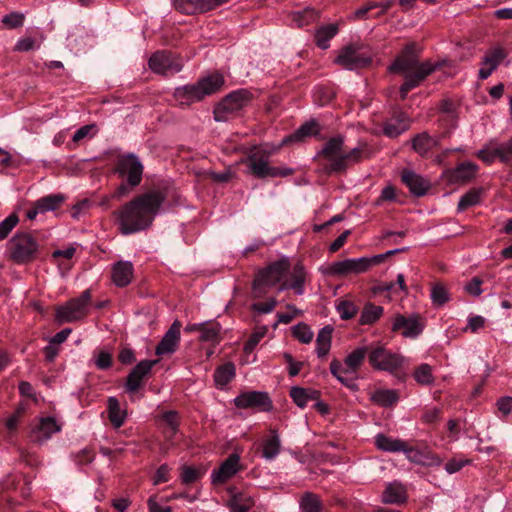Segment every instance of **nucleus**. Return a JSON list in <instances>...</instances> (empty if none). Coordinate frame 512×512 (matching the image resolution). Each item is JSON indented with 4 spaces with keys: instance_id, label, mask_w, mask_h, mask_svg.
Instances as JSON below:
<instances>
[{
    "instance_id": "1",
    "label": "nucleus",
    "mask_w": 512,
    "mask_h": 512,
    "mask_svg": "<svg viewBox=\"0 0 512 512\" xmlns=\"http://www.w3.org/2000/svg\"><path fill=\"white\" fill-rule=\"evenodd\" d=\"M165 200L163 190L152 189L122 205L114 212L119 231L123 235H130L149 228Z\"/></svg>"
},
{
    "instance_id": "2",
    "label": "nucleus",
    "mask_w": 512,
    "mask_h": 512,
    "mask_svg": "<svg viewBox=\"0 0 512 512\" xmlns=\"http://www.w3.org/2000/svg\"><path fill=\"white\" fill-rule=\"evenodd\" d=\"M419 53L420 49L416 44L410 43L403 48L389 66L390 72L400 73L404 76V83L400 87L402 99L407 97L410 90L420 86L440 66L438 63L433 64L430 61L419 62Z\"/></svg>"
},
{
    "instance_id": "3",
    "label": "nucleus",
    "mask_w": 512,
    "mask_h": 512,
    "mask_svg": "<svg viewBox=\"0 0 512 512\" xmlns=\"http://www.w3.org/2000/svg\"><path fill=\"white\" fill-rule=\"evenodd\" d=\"M224 84V78L219 73H213L202 78L195 84L178 87L175 90V97L181 104H189L200 101L206 96L219 91Z\"/></svg>"
},
{
    "instance_id": "4",
    "label": "nucleus",
    "mask_w": 512,
    "mask_h": 512,
    "mask_svg": "<svg viewBox=\"0 0 512 512\" xmlns=\"http://www.w3.org/2000/svg\"><path fill=\"white\" fill-rule=\"evenodd\" d=\"M39 242L29 233H16L8 242L10 258L17 264L32 262L39 254Z\"/></svg>"
},
{
    "instance_id": "5",
    "label": "nucleus",
    "mask_w": 512,
    "mask_h": 512,
    "mask_svg": "<svg viewBox=\"0 0 512 512\" xmlns=\"http://www.w3.org/2000/svg\"><path fill=\"white\" fill-rule=\"evenodd\" d=\"M271 153L264 149L251 152L245 160L249 173L257 178L288 176L293 173L290 168H277L269 165Z\"/></svg>"
},
{
    "instance_id": "6",
    "label": "nucleus",
    "mask_w": 512,
    "mask_h": 512,
    "mask_svg": "<svg viewBox=\"0 0 512 512\" xmlns=\"http://www.w3.org/2000/svg\"><path fill=\"white\" fill-rule=\"evenodd\" d=\"M91 306V292L85 290L79 297L73 298L56 308V320L59 323H71L84 319Z\"/></svg>"
},
{
    "instance_id": "7",
    "label": "nucleus",
    "mask_w": 512,
    "mask_h": 512,
    "mask_svg": "<svg viewBox=\"0 0 512 512\" xmlns=\"http://www.w3.org/2000/svg\"><path fill=\"white\" fill-rule=\"evenodd\" d=\"M289 270V263L286 260H281L269 265L266 269L260 271L254 280V293L255 296L261 297L266 293L264 287H273L277 284L279 286L285 281Z\"/></svg>"
},
{
    "instance_id": "8",
    "label": "nucleus",
    "mask_w": 512,
    "mask_h": 512,
    "mask_svg": "<svg viewBox=\"0 0 512 512\" xmlns=\"http://www.w3.org/2000/svg\"><path fill=\"white\" fill-rule=\"evenodd\" d=\"M372 56L369 47L361 44H351L339 51L335 63L347 70H356L370 65Z\"/></svg>"
},
{
    "instance_id": "9",
    "label": "nucleus",
    "mask_w": 512,
    "mask_h": 512,
    "mask_svg": "<svg viewBox=\"0 0 512 512\" xmlns=\"http://www.w3.org/2000/svg\"><path fill=\"white\" fill-rule=\"evenodd\" d=\"M250 93L241 89L227 95L215 108L214 119L225 122L250 102Z\"/></svg>"
},
{
    "instance_id": "10",
    "label": "nucleus",
    "mask_w": 512,
    "mask_h": 512,
    "mask_svg": "<svg viewBox=\"0 0 512 512\" xmlns=\"http://www.w3.org/2000/svg\"><path fill=\"white\" fill-rule=\"evenodd\" d=\"M477 157L487 164L493 163L499 159L503 163L512 162V139L499 143L496 140H490L482 149L477 152Z\"/></svg>"
},
{
    "instance_id": "11",
    "label": "nucleus",
    "mask_w": 512,
    "mask_h": 512,
    "mask_svg": "<svg viewBox=\"0 0 512 512\" xmlns=\"http://www.w3.org/2000/svg\"><path fill=\"white\" fill-rule=\"evenodd\" d=\"M117 172L121 176H127V182L131 188L140 184L143 174V165L135 154H126L119 157Z\"/></svg>"
},
{
    "instance_id": "12",
    "label": "nucleus",
    "mask_w": 512,
    "mask_h": 512,
    "mask_svg": "<svg viewBox=\"0 0 512 512\" xmlns=\"http://www.w3.org/2000/svg\"><path fill=\"white\" fill-rule=\"evenodd\" d=\"M61 424L52 416L39 417L31 426V441L43 444L48 441L54 434L60 432Z\"/></svg>"
},
{
    "instance_id": "13",
    "label": "nucleus",
    "mask_w": 512,
    "mask_h": 512,
    "mask_svg": "<svg viewBox=\"0 0 512 512\" xmlns=\"http://www.w3.org/2000/svg\"><path fill=\"white\" fill-rule=\"evenodd\" d=\"M149 67L156 73L168 75L178 73L183 63L173 53L160 51L150 57Z\"/></svg>"
},
{
    "instance_id": "14",
    "label": "nucleus",
    "mask_w": 512,
    "mask_h": 512,
    "mask_svg": "<svg viewBox=\"0 0 512 512\" xmlns=\"http://www.w3.org/2000/svg\"><path fill=\"white\" fill-rule=\"evenodd\" d=\"M236 407L241 409H258L260 411H270L272 402L266 392L261 391H246L239 394L234 399Z\"/></svg>"
},
{
    "instance_id": "15",
    "label": "nucleus",
    "mask_w": 512,
    "mask_h": 512,
    "mask_svg": "<svg viewBox=\"0 0 512 512\" xmlns=\"http://www.w3.org/2000/svg\"><path fill=\"white\" fill-rule=\"evenodd\" d=\"M158 360H142L129 373L125 383V389L129 393H135L149 377L153 366Z\"/></svg>"
},
{
    "instance_id": "16",
    "label": "nucleus",
    "mask_w": 512,
    "mask_h": 512,
    "mask_svg": "<svg viewBox=\"0 0 512 512\" xmlns=\"http://www.w3.org/2000/svg\"><path fill=\"white\" fill-rule=\"evenodd\" d=\"M424 321L418 315H399L393 322V330L407 338H416L424 329Z\"/></svg>"
},
{
    "instance_id": "17",
    "label": "nucleus",
    "mask_w": 512,
    "mask_h": 512,
    "mask_svg": "<svg viewBox=\"0 0 512 512\" xmlns=\"http://www.w3.org/2000/svg\"><path fill=\"white\" fill-rule=\"evenodd\" d=\"M229 0H172L174 8L183 14H197L212 10Z\"/></svg>"
},
{
    "instance_id": "18",
    "label": "nucleus",
    "mask_w": 512,
    "mask_h": 512,
    "mask_svg": "<svg viewBox=\"0 0 512 512\" xmlns=\"http://www.w3.org/2000/svg\"><path fill=\"white\" fill-rule=\"evenodd\" d=\"M368 263L367 257L346 259L333 263L329 272L337 276L359 274L368 270Z\"/></svg>"
},
{
    "instance_id": "19",
    "label": "nucleus",
    "mask_w": 512,
    "mask_h": 512,
    "mask_svg": "<svg viewBox=\"0 0 512 512\" xmlns=\"http://www.w3.org/2000/svg\"><path fill=\"white\" fill-rule=\"evenodd\" d=\"M64 200L65 197L62 194L44 196L33 203V207L27 211L26 216L29 220H34L38 214L54 211Z\"/></svg>"
},
{
    "instance_id": "20",
    "label": "nucleus",
    "mask_w": 512,
    "mask_h": 512,
    "mask_svg": "<svg viewBox=\"0 0 512 512\" xmlns=\"http://www.w3.org/2000/svg\"><path fill=\"white\" fill-rule=\"evenodd\" d=\"M240 457L237 454H231L218 469L213 470L211 478L214 484H222L232 478L240 469Z\"/></svg>"
},
{
    "instance_id": "21",
    "label": "nucleus",
    "mask_w": 512,
    "mask_h": 512,
    "mask_svg": "<svg viewBox=\"0 0 512 512\" xmlns=\"http://www.w3.org/2000/svg\"><path fill=\"white\" fill-rule=\"evenodd\" d=\"M478 171V165L472 162H463L454 169H448L444 176L449 183H465L473 179Z\"/></svg>"
},
{
    "instance_id": "22",
    "label": "nucleus",
    "mask_w": 512,
    "mask_h": 512,
    "mask_svg": "<svg viewBox=\"0 0 512 512\" xmlns=\"http://www.w3.org/2000/svg\"><path fill=\"white\" fill-rule=\"evenodd\" d=\"M407 499L406 488L398 481L387 483L381 495V501L390 505H402L407 502Z\"/></svg>"
},
{
    "instance_id": "23",
    "label": "nucleus",
    "mask_w": 512,
    "mask_h": 512,
    "mask_svg": "<svg viewBox=\"0 0 512 512\" xmlns=\"http://www.w3.org/2000/svg\"><path fill=\"white\" fill-rule=\"evenodd\" d=\"M409 125V117L404 112L398 111L383 124V133L389 138H395L405 132Z\"/></svg>"
},
{
    "instance_id": "24",
    "label": "nucleus",
    "mask_w": 512,
    "mask_h": 512,
    "mask_svg": "<svg viewBox=\"0 0 512 512\" xmlns=\"http://www.w3.org/2000/svg\"><path fill=\"white\" fill-rule=\"evenodd\" d=\"M401 179L415 196H423L430 187L429 181L409 169H404L401 172Z\"/></svg>"
},
{
    "instance_id": "25",
    "label": "nucleus",
    "mask_w": 512,
    "mask_h": 512,
    "mask_svg": "<svg viewBox=\"0 0 512 512\" xmlns=\"http://www.w3.org/2000/svg\"><path fill=\"white\" fill-rule=\"evenodd\" d=\"M305 278L306 273L304 267L301 264H296L289 275V279L286 277L285 281L278 287V292L290 288L294 290L297 295H302L304 293Z\"/></svg>"
},
{
    "instance_id": "26",
    "label": "nucleus",
    "mask_w": 512,
    "mask_h": 512,
    "mask_svg": "<svg viewBox=\"0 0 512 512\" xmlns=\"http://www.w3.org/2000/svg\"><path fill=\"white\" fill-rule=\"evenodd\" d=\"M506 54L503 49L497 47L489 51L481 62L479 69V78L487 79L498 65L504 60Z\"/></svg>"
},
{
    "instance_id": "27",
    "label": "nucleus",
    "mask_w": 512,
    "mask_h": 512,
    "mask_svg": "<svg viewBox=\"0 0 512 512\" xmlns=\"http://www.w3.org/2000/svg\"><path fill=\"white\" fill-rule=\"evenodd\" d=\"M370 363L377 369L396 372L402 365L400 354H369Z\"/></svg>"
},
{
    "instance_id": "28",
    "label": "nucleus",
    "mask_w": 512,
    "mask_h": 512,
    "mask_svg": "<svg viewBox=\"0 0 512 512\" xmlns=\"http://www.w3.org/2000/svg\"><path fill=\"white\" fill-rule=\"evenodd\" d=\"M181 326V322L175 320L157 345L155 352H174L180 341Z\"/></svg>"
},
{
    "instance_id": "29",
    "label": "nucleus",
    "mask_w": 512,
    "mask_h": 512,
    "mask_svg": "<svg viewBox=\"0 0 512 512\" xmlns=\"http://www.w3.org/2000/svg\"><path fill=\"white\" fill-rule=\"evenodd\" d=\"M343 144L344 141L341 137H334L326 142L321 150V154L329 161L330 172H334V164L342 157Z\"/></svg>"
},
{
    "instance_id": "30",
    "label": "nucleus",
    "mask_w": 512,
    "mask_h": 512,
    "mask_svg": "<svg viewBox=\"0 0 512 512\" xmlns=\"http://www.w3.org/2000/svg\"><path fill=\"white\" fill-rule=\"evenodd\" d=\"M400 452H403L410 462L418 465L430 466L433 464L438 465L440 463V460L429 452L408 446L406 442H404V449Z\"/></svg>"
},
{
    "instance_id": "31",
    "label": "nucleus",
    "mask_w": 512,
    "mask_h": 512,
    "mask_svg": "<svg viewBox=\"0 0 512 512\" xmlns=\"http://www.w3.org/2000/svg\"><path fill=\"white\" fill-rule=\"evenodd\" d=\"M441 137L440 135L431 136L427 132H422L412 139V148L419 155H426L434 147L439 146Z\"/></svg>"
},
{
    "instance_id": "32",
    "label": "nucleus",
    "mask_w": 512,
    "mask_h": 512,
    "mask_svg": "<svg viewBox=\"0 0 512 512\" xmlns=\"http://www.w3.org/2000/svg\"><path fill=\"white\" fill-rule=\"evenodd\" d=\"M133 277V265L129 261H119L113 267L112 279L118 287L128 285Z\"/></svg>"
},
{
    "instance_id": "33",
    "label": "nucleus",
    "mask_w": 512,
    "mask_h": 512,
    "mask_svg": "<svg viewBox=\"0 0 512 512\" xmlns=\"http://www.w3.org/2000/svg\"><path fill=\"white\" fill-rule=\"evenodd\" d=\"M281 441L276 430H271V435L264 440L262 457L267 461H273L280 454Z\"/></svg>"
},
{
    "instance_id": "34",
    "label": "nucleus",
    "mask_w": 512,
    "mask_h": 512,
    "mask_svg": "<svg viewBox=\"0 0 512 512\" xmlns=\"http://www.w3.org/2000/svg\"><path fill=\"white\" fill-rule=\"evenodd\" d=\"M404 442L403 440L388 437L381 433L375 436L376 447L385 452H400L404 449Z\"/></svg>"
},
{
    "instance_id": "35",
    "label": "nucleus",
    "mask_w": 512,
    "mask_h": 512,
    "mask_svg": "<svg viewBox=\"0 0 512 512\" xmlns=\"http://www.w3.org/2000/svg\"><path fill=\"white\" fill-rule=\"evenodd\" d=\"M234 377L235 366L230 362L219 366L214 373V381L219 388H224Z\"/></svg>"
},
{
    "instance_id": "36",
    "label": "nucleus",
    "mask_w": 512,
    "mask_h": 512,
    "mask_svg": "<svg viewBox=\"0 0 512 512\" xmlns=\"http://www.w3.org/2000/svg\"><path fill=\"white\" fill-rule=\"evenodd\" d=\"M371 399L380 406L389 407L399 400V396L396 390L378 389L372 394Z\"/></svg>"
},
{
    "instance_id": "37",
    "label": "nucleus",
    "mask_w": 512,
    "mask_h": 512,
    "mask_svg": "<svg viewBox=\"0 0 512 512\" xmlns=\"http://www.w3.org/2000/svg\"><path fill=\"white\" fill-rule=\"evenodd\" d=\"M337 24H328L320 27L316 34V44L321 49H327L329 47V41L337 34Z\"/></svg>"
},
{
    "instance_id": "38",
    "label": "nucleus",
    "mask_w": 512,
    "mask_h": 512,
    "mask_svg": "<svg viewBox=\"0 0 512 512\" xmlns=\"http://www.w3.org/2000/svg\"><path fill=\"white\" fill-rule=\"evenodd\" d=\"M320 131L319 125L315 121H309L300 126L292 135L283 140V143L290 141H300L304 137L318 134Z\"/></svg>"
},
{
    "instance_id": "39",
    "label": "nucleus",
    "mask_w": 512,
    "mask_h": 512,
    "mask_svg": "<svg viewBox=\"0 0 512 512\" xmlns=\"http://www.w3.org/2000/svg\"><path fill=\"white\" fill-rule=\"evenodd\" d=\"M383 314V308L373 303H367L360 315L359 323L361 325H370L375 323Z\"/></svg>"
},
{
    "instance_id": "40",
    "label": "nucleus",
    "mask_w": 512,
    "mask_h": 512,
    "mask_svg": "<svg viewBox=\"0 0 512 512\" xmlns=\"http://www.w3.org/2000/svg\"><path fill=\"white\" fill-rule=\"evenodd\" d=\"M221 326L214 321L202 322L199 338L205 342H216L219 339Z\"/></svg>"
},
{
    "instance_id": "41",
    "label": "nucleus",
    "mask_w": 512,
    "mask_h": 512,
    "mask_svg": "<svg viewBox=\"0 0 512 512\" xmlns=\"http://www.w3.org/2000/svg\"><path fill=\"white\" fill-rule=\"evenodd\" d=\"M108 412L109 419L113 426L118 428L123 425L126 413L120 408L118 400L114 397L108 399Z\"/></svg>"
},
{
    "instance_id": "42",
    "label": "nucleus",
    "mask_w": 512,
    "mask_h": 512,
    "mask_svg": "<svg viewBox=\"0 0 512 512\" xmlns=\"http://www.w3.org/2000/svg\"><path fill=\"white\" fill-rule=\"evenodd\" d=\"M362 150L360 148H353L349 152H344L340 160L334 164V172H342L351 163H355L360 160Z\"/></svg>"
},
{
    "instance_id": "43",
    "label": "nucleus",
    "mask_w": 512,
    "mask_h": 512,
    "mask_svg": "<svg viewBox=\"0 0 512 512\" xmlns=\"http://www.w3.org/2000/svg\"><path fill=\"white\" fill-rule=\"evenodd\" d=\"M253 506L252 499L245 494H235L229 501L231 512H248Z\"/></svg>"
},
{
    "instance_id": "44",
    "label": "nucleus",
    "mask_w": 512,
    "mask_h": 512,
    "mask_svg": "<svg viewBox=\"0 0 512 512\" xmlns=\"http://www.w3.org/2000/svg\"><path fill=\"white\" fill-rule=\"evenodd\" d=\"M292 22L297 27H303L310 24L318 18V13L312 8H306L301 11H296L292 15Z\"/></svg>"
},
{
    "instance_id": "45",
    "label": "nucleus",
    "mask_w": 512,
    "mask_h": 512,
    "mask_svg": "<svg viewBox=\"0 0 512 512\" xmlns=\"http://www.w3.org/2000/svg\"><path fill=\"white\" fill-rule=\"evenodd\" d=\"M331 373L345 386L353 387L354 384V373L345 372V368L340 365V362L333 361L330 365Z\"/></svg>"
},
{
    "instance_id": "46",
    "label": "nucleus",
    "mask_w": 512,
    "mask_h": 512,
    "mask_svg": "<svg viewBox=\"0 0 512 512\" xmlns=\"http://www.w3.org/2000/svg\"><path fill=\"white\" fill-rule=\"evenodd\" d=\"M301 512H321V502L317 495L306 492L300 500Z\"/></svg>"
},
{
    "instance_id": "47",
    "label": "nucleus",
    "mask_w": 512,
    "mask_h": 512,
    "mask_svg": "<svg viewBox=\"0 0 512 512\" xmlns=\"http://www.w3.org/2000/svg\"><path fill=\"white\" fill-rule=\"evenodd\" d=\"M333 330L332 326L327 325L318 332L316 339L317 352H329L331 348Z\"/></svg>"
},
{
    "instance_id": "48",
    "label": "nucleus",
    "mask_w": 512,
    "mask_h": 512,
    "mask_svg": "<svg viewBox=\"0 0 512 512\" xmlns=\"http://www.w3.org/2000/svg\"><path fill=\"white\" fill-rule=\"evenodd\" d=\"M430 296L435 306H442L450 299L447 288L439 283L433 285Z\"/></svg>"
},
{
    "instance_id": "49",
    "label": "nucleus",
    "mask_w": 512,
    "mask_h": 512,
    "mask_svg": "<svg viewBox=\"0 0 512 512\" xmlns=\"http://www.w3.org/2000/svg\"><path fill=\"white\" fill-rule=\"evenodd\" d=\"M336 310L343 320H348L353 318L357 312L358 308L357 306L349 301V300H341L336 304Z\"/></svg>"
},
{
    "instance_id": "50",
    "label": "nucleus",
    "mask_w": 512,
    "mask_h": 512,
    "mask_svg": "<svg viewBox=\"0 0 512 512\" xmlns=\"http://www.w3.org/2000/svg\"><path fill=\"white\" fill-rule=\"evenodd\" d=\"M290 397L294 401V403L300 407L304 408L307 406L308 400V390L301 387H292L290 390Z\"/></svg>"
},
{
    "instance_id": "51",
    "label": "nucleus",
    "mask_w": 512,
    "mask_h": 512,
    "mask_svg": "<svg viewBox=\"0 0 512 512\" xmlns=\"http://www.w3.org/2000/svg\"><path fill=\"white\" fill-rule=\"evenodd\" d=\"M480 201V193L476 190H470L464 194L458 203V210L463 211L468 207L476 205Z\"/></svg>"
},
{
    "instance_id": "52",
    "label": "nucleus",
    "mask_w": 512,
    "mask_h": 512,
    "mask_svg": "<svg viewBox=\"0 0 512 512\" xmlns=\"http://www.w3.org/2000/svg\"><path fill=\"white\" fill-rule=\"evenodd\" d=\"M18 222L19 218L15 213L10 214L0 222V241L4 240L9 235Z\"/></svg>"
},
{
    "instance_id": "53",
    "label": "nucleus",
    "mask_w": 512,
    "mask_h": 512,
    "mask_svg": "<svg viewBox=\"0 0 512 512\" xmlns=\"http://www.w3.org/2000/svg\"><path fill=\"white\" fill-rule=\"evenodd\" d=\"M293 336L302 343H309L313 338L312 330L303 323L297 324L292 329Z\"/></svg>"
},
{
    "instance_id": "54",
    "label": "nucleus",
    "mask_w": 512,
    "mask_h": 512,
    "mask_svg": "<svg viewBox=\"0 0 512 512\" xmlns=\"http://www.w3.org/2000/svg\"><path fill=\"white\" fill-rule=\"evenodd\" d=\"M163 420L167 425L166 435L172 437L178 429V415L175 411H168L163 414Z\"/></svg>"
},
{
    "instance_id": "55",
    "label": "nucleus",
    "mask_w": 512,
    "mask_h": 512,
    "mask_svg": "<svg viewBox=\"0 0 512 512\" xmlns=\"http://www.w3.org/2000/svg\"><path fill=\"white\" fill-rule=\"evenodd\" d=\"M365 354H348L343 363H340L345 372L355 373L356 369L360 366L364 359Z\"/></svg>"
},
{
    "instance_id": "56",
    "label": "nucleus",
    "mask_w": 512,
    "mask_h": 512,
    "mask_svg": "<svg viewBox=\"0 0 512 512\" xmlns=\"http://www.w3.org/2000/svg\"><path fill=\"white\" fill-rule=\"evenodd\" d=\"M497 416L500 418L508 416L512 412V397L503 396L496 402Z\"/></svg>"
},
{
    "instance_id": "57",
    "label": "nucleus",
    "mask_w": 512,
    "mask_h": 512,
    "mask_svg": "<svg viewBox=\"0 0 512 512\" xmlns=\"http://www.w3.org/2000/svg\"><path fill=\"white\" fill-rule=\"evenodd\" d=\"M415 379L420 384H430L433 381L431 368L427 364H423L415 371Z\"/></svg>"
},
{
    "instance_id": "58",
    "label": "nucleus",
    "mask_w": 512,
    "mask_h": 512,
    "mask_svg": "<svg viewBox=\"0 0 512 512\" xmlns=\"http://www.w3.org/2000/svg\"><path fill=\"white\" fill-rule=\"evenodd\" d=\"M287 312L285 313H279L277 315L278 322L283 324L290 323L296 316L300 315L302 312L301 310L297 309L294 305L288 304L286 306Z\"/></svg>"
},
{
    "instance_id": "59",
    "label": "nucleus",
    "mask_w": 512,
    "mask_h": 512,
    "mask_svg": "<svg viewBox=\"0 0 512 512\" xmlns=\"http://www.w3.org/2000/svg\"><path fill=\"white\" fill-rule=\"evenodd\" d=\"M286 362L288 364V372L291 377L297 376L301 371L304 362L296 361L293 359L291 354H284Z\"/></svg>"
},
{
    "instance_id": "60",
    "label": "nucleus",
    "mask_w": 512,
    "mask_h": 512,
    "mask_svg": "<svg viewBox=\"0 0 512 512\" xmlns=\"http://www.w3.org/2000/svg\"><path fill=\"white\" fill-rule=\"evenodd\" d=\"M70 333H71V329H69V328H65V329L61 330L60 332H58L56 335H54L51 338L48 345L44 348V352H53L51 349V346L53 344L63 343L67 339V337Z\"/></svg>"
},
{
    "instance_id": "61",
    "label": "nucleus",
    "mask_w": 512,
    "mask_h": 512,
    "mask_svg": "<svg viewBox=\"0 0 512 512\" xmlns=\"http://www.w3.org/2000/svg\"><path fill=\"white\" fill-rule=\"evenodd\" d=\"M23 19V15L18 13H11L5 15L2 19V22L10 28H17L22 26Z\"/></svg>"
},
{
    "instance_id": "62",
    "label": "nucleus",
    "mask_w": 512,
    "mask_h": 512,
    "mask_svg": "<svg viewBox=\"0 0 512 512\" xmlns=\"http://www.w3.org/2000/svg\"><path fill=\"white\" fill-rule=\"evenodd\" d=\"M93 130H95V125H93V124L84 125V126L80 127L73 135V138H72L73 142L77 143L86 137H91Z\"/></svg>"
},
{
    "instance_id": "63",
    "label": "nucleus",
    "mask_w": 512,
    "mask_h": 512,
    "mask_svg": "<svg viewBox=\"0 0 512 512\" xmlns=\"http://www.w3.org/2000/svg\"><path fill=\"white\" fill-rule=\"evenodd\" d=\"M198 477H199V473L197 470H195L192 467H188V466L183 467L182 473H181V479H182L183 483H185V484L193 483L198 479Z\"/></svg>"
},
{
    "instance_id": "64",
    "label": "nucleus",
    "mask_w": 512,
    "mask_h": 512,
    "mask_svg": "<svg viewBox=\"0 0 512 512\" xmlns=\"http://www.w3.org/2000/svg\"><path fill=\"white\" fill-rule=\"evenodd\" d=\"M469 461L464 459H451L445 465V470L449 474H454L462 469Z\"/></svg>"
}]
</instances>
